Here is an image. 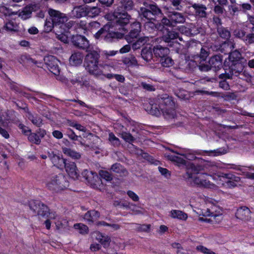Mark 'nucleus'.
<instances>
[{"instance_id":"9","label":"nucleus","mask_w":254,"mask_h":254,"mask_svg":"<svg viewBox=\"0 0 254 254\" xmlns=\"http://www.w3.org/2000/svg\"><path fill=\"white\" fill-rule=\"evenodd\" d=\"M153 52L155 58L164 67H170L173 65L174 61L169 56L170 50L167 47L160 45L154 46Z\"/></svg>"},{"instance_id":"38","label":"nucleus","mask_w":254,"mask_h":254,"mask_svg":"<svg viewBox=\"0 0 254 254\" xmlns=\"http://www.w3.org/2000/svg\"><path fill=\"white\" fill-rule=\"evenodd\" d=\"M0 13L3 14L5 17L18 14V11H13L12 9L1 5V4H0Z\"/></svg>"},{"instance_id":"36","label":"nucleus","mask_w":254,"mask_h":254,"mask_svg":"<svg viewBox=\"0 0 254 254\" xmlns=\"http://www.w3.org/2000/svg\"><path fill=\"white\" fill-rule=\"evenodd\" d=\"M153 49L144 48L141 50V57L147 62H150L153 58Z\"/></svg>"},{"instance_id":"54","label":"nucleus","mask_w":254,"mask_h":254,"mask_svg":"<svg viewBox=\"0 0 254 254\" xmlns=\"http://www.w3.org/2000/svg\"><path fill=\"white\" fill-rule=\"evenodd\" d=\"M99 175L101 178L108 181H111L113 179L112 174L108 171L101 170L99 172Z\"/></svg>"},{"instance_id":"64","label":"nucleus","mask_w":254,"mask_h":254,"mask_svg":"<svg viewBox=\"0 0 254 254\" xmlns=\"http://www.w3.org/2000/svg\"><path fill=\"white\" fill-rule=\"evenodd\" d=\"M190 36H194L200 32L198 28L196 27L194 25L191 24L190 25Z\"/></svg>"},{"instance_id":"53","label":"nucleus","mask_w":254,"mask_h":254,"mask_svg":"<svg viewBox=\"0 0 254 254\" xmlns=\"http://www.w3.org/2000/svg\"><path fill=\"white\" fill-rule=\"evenodd\" d=\"M113 205L115 207L120 206L121 207H124L126 208H129L130 203L126 200H114L113 203Z\"/></svg>"},{"instance_id":"19","label":"nucleus","mask_w":254,"mask_h":254,"mask_svg":"<svg viewBox=\"0 0 254 254\" xmlns=\"http://www.w3.org/2000/svg\"><path fill=\"white\" fill-rule=\"evenodd\" d=\"M168 17L171 18L174 27L177 24H183L186 21V16L183 13L177 11L169 12Z\"/></svg>"},{"instance_id":"58","label":"nucleus","mask_w":254,"mask_h":254,"mask_svg":"<svg viewBox=\"0 0 254 254\" xmlns=\"http://www.w3.org/2000/svg\"><path fill=\"white\" fill-rule=\"evenodd\" d=\"M196 249L203 253V254H216L214 252L212 251L211 250L204 247L203 246L199 245L196 247Z\"/></svg>"},{"instance_id":"17","label":"nucleus","mask_w":254,"mask_h":254,"mask_svg":"<svg viewBox=\"0 0 254 254\" xmlns=\"http://www.w3.org/2000/svg\"><path fill=\"white\" fill-rule=\"evenodd\" d=\"M235 217L244 222H248L251 220V211L246 206L239 207L235 212Z\"/></svg>"},{"instance_id":"28","label":"nucleus","mask_w":254,"mask_h":254,"mask_svg":"<svg viewBox=\"0 0 254 254\" xmlns=\"http://www.w3.org/2000/svg\"><path fill=\"white\" fill-rule=\"evenodd\" d=\"M27 114V117L33 125L37 127H40L43 125V120L39 115L37 114L33 115L29 111Z\"/></svg>"},{"instance_id":"30","label":"nucleus","mask_w":254,"mask_h":254,"mask_svg":"<svg viewBox=\"0 0 254 254\" xmlns=\"http://www.w3.org/2000/svg\"><path fill=\"white\" fill-rule=\"evenodd\" d=\"M146 110L148 113L159 117L162 114L161 111L157 104H149L146 107Z\"/></svg>"},{"instance_id":"27","label":"nucleus","mask_w":254,"mask_h":254,"mask_svg":"<svg viewBox=\"0 0 254 254\" xmlns=\"http://www.w3.org/2000/svg\"><path fill=\"white\" fill-rule=\"evenodd\" d=\"M111 170L116 173L119 174L121 176H126L128 173L127 169L125 168L121 164H114L111 168Z\"/></svg>"},{"instance_id":"61","label":"nucleus","mask_w":254,"mask_h":254,"mask_svg":"<svg viewBox=\"0 0 254 254\" xmlns=\"http://www.w3.org/2000/svg\"><path fill=\"white\" fill-rule=\"evenodd\" d=\"M213 21L217 25V31L220 37H222V29L219 27V26L221 25V19L217 16H214Z\"/></svg>"},{"instance_id":"48","label":"nucleus","mask_w":254,"mask_h":254,"mask_svg":"<svg viewBox=\"0 0 254 254\" xmlns=\"http://www.w3.org/2000/svg\"><path fill=\"white\" fill-rule=\"evenodd\" d=\"M28 140L32 143H35L36 144H39L41 142V140L39 138V136L35 133H30L28 135Z\"/></svg>"},{"instance_id":"51","label":"nucleus","mask_w":254,"mask_h":254,"mask_svg":"<svg viewBox=\"0 0 254 254\" xmlns=\"http://www.w3.org/2000/svg\"><path fill=\"white\" fill-rule=\"evenodd\" d=\"M54 26H55V24L51 19L50 20L46 19L44 24V31L46 33L51 32Z\"/></svg>"},{"instance_id":"44","label":"nucleus","mask_w":254,"mask_h":254,"mask_svg":"<svg viewBox=\"0 0 254 254\" xmlns=\"http://www.w3.org/2000/svg\"><path fill=\"white\" fill-rule=\"evenodd\" d=\"M209 54V50L207 47H201L200 53L197 56L200 58L201 62L206 60Z\"/></svg>"},{"instance_id":"62","label":"nucleus","mask_w":254,"mask_h":254,"mask_svg":"<svg viewBox=\"0 0 254 254\" xmlns=\"http://www.w3.org/2000/svg\"><path fill=\"white\" fill-rule=\"evenodd\" d=\"M140 86L148 91H154L155 89L152 84H148L144 82H141Z\"/></svg>"},{"instance_id":"63","label":"nucleus","mask_w":254,"mask_h":254,"mask_svg":"<svg viewBox=\"0 0 254 254\" xmlns=\"http://www.w3.org/2000/svg\"><path fill=\"white\" fill-rule=\"evenodd\" d=\"M145 21V26L146 27L150 28L151 29H157L158 30V23L155 24L152 21L153 20H146Z\"/></svg>"},{"instance_id":"56","label":"nucleus","mask_w":254,"mask_h":254,"mask_svg":"<svg viewBox=\"0 0 254 254\" xmlns=\"http://www.w3.org/2000/svg\"><path fill=\"white\" fill-rule=\"evenodd\" d=\"M198 67L199 69L201 71H208L212 69L211 65L208 62L205 63L200 62L199 64L198 65Z\"/></svg>"},{"instance_id":"16","label":"nucleus","mask_w":254,"mask_h":254,"mask_svg":"<svg viewBox=\"0 0 254 254\" xmlns=\"http://www.w3.org/2000/svg\"><path fill=\"white\" fill-rule=\"evenodd\" d=\"M71 42L76 48L87 50L89 47V42L84 36L79 34L73 35L71 38Z\"/></svg>"},{"instance_id":"35","label":"nucleus","mask_w":254,"mask_h":254,"mask_svg":"<svg viewBox=\"0 0 254 254\" xmlns=\"http://www.w3.org/2000/svg\"><path fill=\"white\" fill-rule=\"evenodd\" d=\"M101 8L97 6H87V16L94 18L99 15L101 13Z\"/></svg>"},{"instance_id":"32","label":"nucleus","mask_w":254,"mask_h":254,"mask_svg":"<svg viewBox=\"0 0 254 254\" xmlns=\"http://www.w3.org/2000/svg\"><path fill=\"white\" fill-rule=\"evenodd\" d=\"M62 151L65 155L73 159H79L81 156L80 153L69 148L62 147Z\"/></svg>"},{"instance_id":"22","label":"nucleus","mask_w":254,"mask_h":254,"mask_svg":"<svg viewBox=\"0 0 254 254\" xmlns=\"http://www.w3.org/2000/svg\"><path fill=\"white\" fill-rule=\"evenodd\" d=\"M208 63L215 71H218L222 68V58L221 54L215 55L212 56Z\"/></svg>"},{"instance_id":"12","label":"nucleus","mask_w":254,"mask_h":254,"mask_svg":"<svg viewBox=\"0 0 254 254\" xmlns=\"http://www.w3.org/2000/svg\"><path fill=\"white\" fill-rule=\"evenodd\" d=\"M48 11L50 16L51 20L55 24V26L64 24L68 20L67 15L60 11L52 8H49Z\"/></svg>"},{"instance_id":"14","label":"nucleus","mask_w":254,"mask_h":254,"mask_svg":"<svg viewBox=\"0 0 254 254\" xmlns=\"http://www.w3.org/2000/svg\"><path fill=\"white\" fill-rule=\"evenodd\" d=\"M162 31V40L168 43V45L172 47L173 46V40L178 38L180 41H183V38L179 36V33L173 30L170 29H164Z\"/></svg>"},{"instance_id":"3","label":"nucleus","mask_w":254,"mask_h":254,"mask_svg":"<svg viewBox=\"0 0 254 254\" xmlns=\"http://www.w3.org/2000/svg\"><path fill=\"white\" fill-rule=\"evenodd\" d=\"M100 53L95 50H89L85 56L84 66L85 69L91 74L96 77H101L104 71L101 69L102 65L99 64Z\"/></svg>"},{"instance_id":"25","label":"nucleus","mask_w":254,"mask_h":254,"mask_svg":"<svg viewBox=\"0 0 254 254\" xmlns=\"http://www.w3.org/2000/svg\"><path fill=\"white\" fill-rule=\"evenodd\" d=\"M87 6H75L71 11L72 14L75 17L80 18L82 17L87 16Z\"/></svg>"},{"instance_id":"50","label":"nucleus","mask_w":254,"mask_h":254,"mask_svg":"<svg viewBox=\"0 0 254 254\" xmlns=\"http://www.w3.org/2000/svg\"><path fill=\"white\" fill-rule=\"evenodd\" d=\"M102 76H104L108 79L115 78L117 81L120 82H124L125 79L124 76L120 74H114L111 73H108L107 74H105L104 73V75H103Z\"/></svg>"},{"instance_id":"21","label":"nucleus","mask_w":254,"mask_h":254,"mask_svg":"<svg viewBox=\"0 0 254 254\" xmlns=\"http://www.w3.org/2000/svg\"><path fill=\"white\" fill-rule=\"evenodd\" d=\"M64 168L65 169L66 172L70 177L73 179L78 178L79 172L77 170L75 163L66 160Z\"/></svg>"},{"instance_id":"11","label":"nucleus","mask_w":254,"mask_h":254,"mask_svg":"<svg viewBox=\"0 0 254 254\" xmlns=\"http://www.w3.org/2000/svg\"><path fill=\"white\" fill-rule=\"evenodd\" d=\"M222 154V152L220 150V149H218L216 150H198V151H189L188 152H186L185 154H183L182 155L184 156V157L188 159L189 160H193L197 158L195 156V155H204L205 154H207L209 156H217L221 155Z\"/></svg>"},{"instance_id":"42","label":"nucleus","mask_w":254,"mask_h":254,"mask_svg":"<svg viewBox=\"0 0 254 254\" xmlns=\"http://www.w3.org/2000/svg\"><path fill=\"white\" fill-rule=\"evenodd\" d=\"M49 211V209L48 207L43 203L41 202L37 213L38 215L41 216L42 217H46L48 216Z\"/></svg>"},{"instance_id":"43","label":"nucleus","mask_w":254,"mask_h":254,"mask_svg":"<svg viewBox=\"0 0 254 254\" xmlns=\"http://www.w3.org/2000/svg\"><path fill=\"white\" fill-rule=\"evenodd\" d=\"M135 230L138 232H149L150 230V224H135Z\"/></svg>"},{"instance_id":"49","label":"nucleus","mask_w":254,"mask_h":254,"mask_svg":"<svg viewBox=\"0 0 254 254\" xmlns=\"http://www.w3.org/2000/svg\"><path fill=\"white\" fill-rule=\"evenodd\" d=\"M120 134L125 141L129 143L133 142L135 140V138L129 132L123 131Z\"/></svg>"},{"instance_id":"29","label":"nucleus","mask_w":254,"mask_h":254,"mask_svg":"<svg viewBox=\"0 0 254 254\" xmlns=\"http://www.w3.org/2000/svg\"><path fill=\"white\" fill-rule=\"evenodd\" d=\"M18 62L23 65H30L33 64H36L38 62L31 58L30 56L27 54H23L21 55L18 58Z\"/></svg>"},{"instance_id":"52","label":"nucleus","mask_w":254,"mask_h":254,"mask_svg":"<svg viewBox=\"0 0 254 254\" xmlns=\"http://www.w3.org/2000/svg\"><path fill=\"white\" fill-rule=\"evenodd\" d=\"M41 202L38 200H31L29 202V208L34 212H37Z\"/></svg>"},{"instance_id":"47","label":"nucleus","mask_w":254,"mask_h":254,"mask_svg":"<svg viewBox=\"0 0 254 254\" xmlns=\"http://www.w3.org/2000/svg\"><path fill=\"white\" fill-rule=\"evenodd\" d=\"M239 78L246 80L247 82H252V75L246 70H243L242 72L239 74Z\"/></svg>"},{"instance_id":"24","label":"nucleus","mask_w":254,"mask_h":254,"mask_svg":"<svg viewBox=\"0 0 254 254\" xmlns=\"http://www.w3.org/2000/svg\"><path fill=\"white\" fill-rule=\"evenodd\" d=\"M160 22H158V30L163 31L164 29H168L167 27H174L171 22V18L167 16H163Z\"/></svg>"},{"instance_id":"2","label":"nucleus","mask_w":254,"mask_h":254,"mask_svg":"<svg viewBox=\"0 0 254 254\" xmlns=\"http://www.w3.org/2000/svg\"><path fill=\"white\" fill-rule=\"evenodd\" d=\"M247 63L245 58L237 50L230 54L228 58L223 63V78L231 79L234 74L238 76L243 71Z\"/></svg>"},{"instance_id":"60","label":"nucleus","mask_w":254,"mask_h":254,"mask_svg":"<svg viewBox=\"0 0 254 254\" xmlns=\"http://www.w3.org/2000/svg\"><path fill=\"white\" fill-rule=\"evenodd\" d=\"M234 35L238 38L242 39L244 41V39L246 37V32L242 29H236L234 32Z\"/></svg>"},{"instance_id":"45","label":"nucleus","mask_w":254,"mask_h":254,"mask_svg":"<svg viewBox=\"0 0 254 254\" xmlns=\"http://www.w3.org/2000/svg\"><path fill=\"white\" fill-rule=\"evenodd\" d=\"M74 228L79 231V233L81 234H86L88 232V227L82 223H77L74 225Z\"/></svg>"},{"instance_id":"13","label":"nucleus","mask_w":254,"mask_h":254,"mask_svg":"<svg viewBox=\"0 0 254 254\" xmlns=\"http://www.w3.org/2000/svg\"><path fill=\"white\" fill-rule=\"evenodd\" d=\"M44 61L48 69L55 75H59L60 69L59 66L60 61L53 56H48L44 58Z\"/></svg>"},{"instance_id":"59","label":"nucleus","mask_w":254,"mask_h":254,"mask_svg":"<svg viewBox=\"0 0 254 254\" xmlns=\"http://www.w3.org/2000/svg\"><path fill=\"white\" fill-rule=\"evenodd\" d=\"M236 99V96L234 93H231L229 92H226L223 93V100L226 101H231L235 100Z\"/></svg>"},{"instance_id":"55","label":"nucleus","mask_w":254,"mask_h":254,"mask_svg":"<svg viewBox=\"0 0 254 254\" xmlns=\"http://www.w3.org/2000/svg\"><path fill=\"white\" fill-rule=\"evenodd\" d=\"M171 3L177 10L181 11L183 9L182 0H171Z\"/></svg>"},{"instance_id":"1","label":"nucleus","mask_w":254,"mask_h":254,"mask_svg":"<svg viewBox=\"0 0 254 254\" xmlns=\"http://www.w3.org/2000/svg\"><path fill=\"white\" fill-rule=\"evenodd\" d=\"M87 30L93 34L96 40H103L106 42L112 43L123 39L127 30L123 28L122 32L113 31L110 30V26L105 24L101 27V24L97 21L89 22L87 25Z\"/></svg>"},{"instance_id":"5","label":"nucleus","mask_w":254,"mask_h":254,"mask_svg":"<svg viewBox=\"0 0 254 254\" xmlns=\"http://www.w3.org/2000/svg\"><path fill=\"white\" fill-rule=\"evenodd\" d=\"M201 167L193 166L191 170H189L186 174L187 181L191 185H196L199 187L210 188V183L206 179V173H199Z\"/></svg>"},{"instance_id":"40","label":"nucleus","mask_w":254,"mask_h":254,"mask_svg":"<svg viewBox=\"0 0 254 254\" xmlns=\"http://www.w3.org/2000/svg\"><path fill=\"white\" fill-rule=\"evenodd\" d=\"M171 216L174 218H178L180 220H186L187 214L182 211L178 210H173L171 211Z\"/></svg>"},{"instance_id":"41","label":"nucleus","mask_w":254,"mask_h":254,"mask_svg":"<svg viewBox=\"0 0 254 254\" xmlns=\"http://www.w3.org/2000/svg\"><path fill=\"white\" fill-rule=\"evenodd\" d=\"M165 156L168 160L175 162L178 164L184 165L186 163V160L181 157L175 155L167 154H165Z\"/></svg>"},{"instance_id":"23","label":"nucleus","mask_w":254,"mask_h":254,"mask_svg":"<svg viewBox=\"0 0 254 254\" xmlns=\"http://www.w3.org/2000/svg\"><path fill=\"white\" fill-rule=\"evenodd\" d=\"M48 157L55 166L60 169H63L65 166L66 159H64L59 155L54 153H49Z\"/></svg>"},{"instance_id":"31","label":"nucleus","mask_w":254,"mask_h":254,"mask_svg":"<svg viewBox=\"0 0 254 254\" xmlns=\"http://www.w3.org/2000/svg\"><path fill=\"white\" fill-rule=\"evenodd\" d=\"M235 48V43L233 40H229L228 41H223V53L225 55L232 53L233 50Z\"/></svg>"},{"instance_id":"15","label":"nucleus","mask_w":254,"mask_h":254,"mask_svg":"<svg viewBox=\"0 0 254 254\" xmlns=\"http://www.w3.org/2000/svg\"><path fill=\"white\" fill-rule=\"evenodd\" d=\"M123 27L121 29H120V31L122 32V29L125 28L127 30V32L125 34H126L127 30L124 27L125 25H121ZM141 31V25L139 22H134L132 25L131 29L128 34L124 35L123 38L125 37L126 40L128 43H131L134 39L136 38L137 36L139 35L140 32Z\"/></svg>"},{"instance_id":"34","label":"nucleus","mask_w":254,"mask_h":254,"mask_svg":"<svg viewBox=\"0 0 254 254\" xmlns=\"http://www.w3.org/2000/svg\"><path fill=\"white\" fill-rule=\"evenodd\" d=\"M82 59L83 55L80 52H75L71 56L69 61L72 64L77 65L81 64Z\"/></svg>"},{"instance_id":"10","label":"nucleus","mask_w":254,"mask_h":254,"mask_svg":"<svg viewBox=\"0 0 254 254\" xmlns=\"http://www.w3.org/2000/svg\"><path fill=\"white\" fill-rule=\"evenodd\" d=\"M82 175L90 186L93 188H98L102 184L100 177L96 172L85 170L82 172Z\"/></svg>"},{"instance_id":"39","label":"nucleus","mask_w":254,"mask_h":254,"mask_svg":"<svg viewBox=\"0 0 254 254\" xmlns=\"http://www.w3.org/2000/svg\"><path fill=\"white\" fill-rule=\"evenodd\" d=\"M4 27L7 31L10 32H17L19 31L18 25L15 22L11 20L6 22L4 25Z\"/></svg>"},{"instance_id":"46","label":"nucleus","mask_w":254,"mask_h":254,"mask_svg":"<svg viewBox=\"0 0 254 254\" xmlns=\"http://www.w3.org/2000/svg\"><path fill=\"white\" fill-rule=\"evenodd\" d=\"M108 140L110 143L114 147H118L121 144L119 139L113 132L109 133Z\"/></svg>"},{"instance_id":"20","label":"nucleus","mask_w":254,"mask_h":254,"mask_svg":"<svg viewBox=\"0 0 254 254\" xmlns=\"http://www.w3.org/2000/svg\"><path fill=\"white\" fill-rule=\"evenodd\" d=\"M191 7L193 8V14L197 18H205L207 16V7L201 3H192Z\"/></svg>"},{"instance_id":"26","label":"nucleus","mask_w":254,"mask_h":254,"mask_svg":"<svg viewBox=\"0 0 254 254\" xmlns=\"http://www.w3.org/2000/svg\"><path fill=\"white\" fill-rule=\"evenodd\" d=\"M100 217V213L95 210H92L87 211L84 216V219L89 223H93Z\"/></svg>"},{"instance_id":"8","label":"nucleus","mask_w":254,"mask_h":254,"mask_svg":"<svg viewBox=\"0 0 254 254\" xmlns=\"http://www.w3.org/2000/svg\"><path fill=\"white\" fill-rule=\"evenodd\" d=\"M46 187L53 192H59L68 187V182L63 174H59L51 177L47 183Z\"/></svg>"},{"instance_id":"33","label":"nucleus","mask_w":254,"mask_h":254,"mask_svg":"<svg viewBox=\"0 0 254 254\" xmlns=\"http://www.w3.org/2000/svg\"><path fill=\"white\" fill-rule=\"evenodd\" d=\"M149 41L148 37L142 36L139 37L134 43L132 45V48L133 50H135L139 49L141 47L144 45L148 43Z\"/></svg>"},{"instance_id":"18","label":"nucleus","mask_w":254,"mask_h":254,"mask_svg":"<svg viewBox=\"0 0 254 254\" xmlns=\"http://www.w3.org/2000/svg\"><path fill=\"white\" fill-rule=\"evenodd\" d=\"M240 181L239 177L235 176L231 174L223 173V186L227 188H234L236 186V182Z\"/></svg>"},{"instance_id":"6","label":"nucleus","mask_w":254,"mask_h":254,"mask_svg":"<svg viewBox=\"0 0 254 254\" xmlns=\"http://www.w3.org/2000/svg\"><path fill=\"white\" fill-rule=\"evenodd\" d=\"M144 7H141L139 11V16L142 20H156L161 18L163 13L160 8L154 2H144Z\"/></svg>"},{"instance_id":"4","label":"nucleus","mask_w":254,"mask_h":254,"mask_svg":"<svg viewBox=\"0 0 254 254\" xmlns=\"http://www.w3.org/2000/svg\"><path fill=\"white\" fill-rule=\"evenodd\" d=\"M134 3L132 0H122L121 4L114 10L113 16L116 19V22L120 25H126L129 23L130 15L127 11L133 9Z\"/></svg>"},{"instance_id":"7","label":"nucleus","mask_w":254,"mask_h":254,"mask_svg":"<svg viewBox=\"0 0 254 254\" xmlns=\"http://www.w3.org/2000/svg\"><path fill=\"white\" fill-rule=\"evenodd\" d=\"M159 108L164 117L167 120L175 118V102L172 97L163 94L158 98Z\"/></svg>"},{"instance_id":"37","label":"nucleus","mask_w":254,"mask_h":254,"mask_svg":"<svg viewBox=\"0 0 254 254\" xmlns=\"http://www.w3.org/2000/svg\"><path fill=\"white\" fill-rule=\"evenodd\" d=\"M32 9L30 7H25L21 11H18V14L23 20H26L31 17Z\"/></svg>"},{"instance_id":"57","label":"nucleus","mask_w":254,"mask_h":254,"mask_svg":"<svg viewBox=\"0 0 254 254\" xmlns=\"http://www.w3.org/2000/svg\"><path fill=\"white\" fill-rule=\"evenodd\" d=\"M244 42L246 45H251L254 44V33H250L246 35Z\"/></svg>"}]
</instances>
